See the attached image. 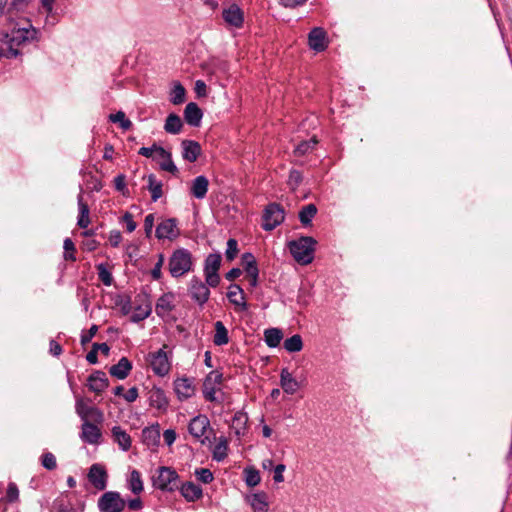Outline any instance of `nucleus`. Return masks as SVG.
Here are the masks:
<instances>
[{
	"label": "nucleus",
	"instance_id": "nucleus-1",
	"mask_svg": "<svg viewBox=\"0 0 512 512\" xmlns=\"http://www.w3.org/2000/svg\"><path fill=\"white\" fill-rule=\"evenodd\" d=\"M35 39L36 30L28 22L13 25L1 41L0 57L16 58L21 53L19 48L32 43Z\"/></svg>",
	"mask_w": 512,
	"mask_h": 512
},
{
	"label": "nucleus",
	"instance_id": "nucleus-2",
	"mask_svg": "<svg viewBox=\"0 0 512 512\" xmlns=\"http://www.w3.org/2000/svg\"><path fill=\"white\" fill-rule=\"evenodd\" d=\"M316 241L309 236L289 242V250L296 262L307 265L313 261Z\"/></svg>",
	"mask_w": 512,
	"mask_h": 512
},
{
	"label": "nucleus",
	"instance_id": "nucleus-3",
	"mask_svg": "<svg viewBox=\"0 0 512 512\" xmlns=\"http://www.w3.org/2000/svg\"><path fill=\"white\" fill-rule=\"evenodd\" d=\"M169 272L172 277H181L192 270L193 258L189 250L185 248L176 249L169 258Z\"/></svg>",
	"mask_w": 512,
	"mask_h": 512
},
{
	"label": "nucleus",
	"instance_id": "nucleus-4",
	"mask_svg": "<svg viewBox=\"0 0 512 512\" xmlns=\"http://www.w3.org/2000/svg\"><path fill=\"white\" fill-rule=\"evenodd\" d=\"M178 474L170 467H159L152 476L153 486L162 491H174L177 486Z\"/></svg>",
	"mask_w": 512,
	"mask_h": 512
},
{
	"label": "nucleus",
	"instance_id": "nucleus-5",
	"mask_svg": "<svg viewBox=\"0 0 512 512\" xmlns=\"http://www.w3.org/2000/svg\"><path fill=\"white\" fill-rule=\"evenodd\" d=\"M125 506V500L115 491L105 492L98 500V508L101 512H122Z\"/></svg>",
	"mask_w": 512,
	"mask_h": 512
},
{
	"label": "nucleus",
	"instance_id": "nucleus-6",
	"mask_svg": "<svg viewBox=\"0 0 512 512\" xmlns=\"http://www.w3.org/2000/svg\"><path fill=\"white\" fill-rule=\"evenodd\" d=\"M75 410L83 422H96L102 423L104 415L100 409L95 406L89 405L84 399L78 398L75 404Z\"/></svg>",
	"mask_w": 512,
	"mask_h": 512
},
{
	"label": "nucleus",
	"instance_id": "nucleus-7",
	"mask_svg": "<svg viewBox=\"0 0 512 512\" xmlns=\"http://www.w3.org/2000/svg\"><path fill=\"white\" fill-rule=\"evenodd\" d=\"M179 235L180 229L175 218L163 219L156 227L155 236L159 240L174 241Z\"/></svg>",
	"mask_w": 512,
	"mask_h": 512
},
{
	"label": "nucleus",
	"instance_id": "nucleus-8",
	"mask_svg": "<svg viewBox=\"0 0 512 512\" xmlns=\"http://www.w3.org/2000/svg\"><path fill=\"white\" fill-rule=\"evenodd\" d=\"M284 220V211L280 205L273 203L266 207L263 215L262 227L266 231L276 228Z\"/></svg>",
	"mask_w": 512,
	"mask_h": 512
},
{
	"label": "nucleus",
	"instance_id": "nucleus-9",
	"mask_svg": "<svg viewBox=\"0 0 512 512\" xmlns=\"http://www.w3.org/2000/svg\"><path fill=\"white\" fill-rule=\"evenodd\" d=\"M149 362L153 372L161 377L166 376L171 369L170 360L163 349L150 353Z\"/></svg>",
	"mask_w": 512,
	"mask_h": 512
},
{
	"label": "nucleus",
	"instance_id": "nucleus-10",
	"mask_svg": "<svg viewBox=\"0 0 512 512\" xmlns=\"http://www.w3.org/2000/svg\"><path fill=\"white\" fill-rule=\"evenodd\" d=\"M223 380V374L217 370L211 371L203 383V395L207 401H216V392Z\"/></svg>",
	"mask_w": 512,
	"mask_h": 512
},
{
	"label": "nucleus",
	"instance_id": "nucleus-11",
	"mask_svg": "<svg viewBox=\"0 0 512 512\" xmlns=\"http://www.w3.org/2000/svg\"><path fill=\"white\" fill-rule=\"evenodd\" d=\"M189 294L198 304L203 305L209 299L210 290L204 282L194 277L190 281Z\"/></svg>",
	"mask_w": 512,
	"mask_h": 512
},
{
	"label": "nucleus",
	"instance_id": "nucleus-12",
	"mask_svg": "<svg viewBox=\"0 0 512 512\" xmlns=\"http://www.w3.org/2000/svg\"><path fill=\"white\" fill-rule=\"evenodd\" d=\"M308 44L309 47L316 52L324 51L328 46L327 33L325 30L320 27L313 28L308 35Z\"/></svg>",
	"mask_w": 512,
	"mask_h": 512
},
{
	"label": "nucleus",
	"instance_id": "nucleus-13",
	"mask_svg": "<svg viewBox=\"0 0 512 512\" xmlns=\"http://www.w3.org/2000/svg\"><path fill=\"white\" fill-rule=\"evenodd\" d=\"M210 427V421L205 415H197L194 417L188 426L189 433L196 439L204 443L202 437L205 435L207 429Z\"/></svg>",
	"mask_w": 512,
	"mask_h": 512
},
{
	"label": "nucleus",
	"instance_id": "nucleus-14",
	"mask_svg": "<svg viewBox=\"0 0 512 512\" xmlns=\"http://www.w3.org/2000/svg\"><path fill=\"white\" fill-rule=\"evenodd\" d=\"M89 481L98 490H104L107 485V473L99 464H93L88 474Z\"/></svg>",
	"mask_w": 512,
	"mask_h": 512
},
{
	"label": "nucleus",
	"instance_id": "nucleus-15",
	"mask_svg": "<svg viewBox=\"0 0 512 512\" xmlns=\"http://www.w3.org/2000/svg\"><path fill=\"white\" fill-rule=\"evenodd\" d=\"M163 171L169 172L173 175L178 173V169L172 160L171 153L165 150L163 147L157 149L154 159Z\"/></svg>",
	"mask_w": 512,
	"mask_h": 512
},
{
	"label": "nucleus",
	"instance_id": "nucleus-16",
	"mask_svg": "<svg viewBox=\"0 0 512 512\" xmlns=\"http://www.w3.org/2000/svg\"><path fill=\"white\" fill-rule=\"evenodd\" d=\"M174 391L179 400H185L193 396L195 389L192 380L183 377L174 381Z\"/></svg>",
	"mask_w": 512,
	"mask_h": 512
},
{
	"label": "nucleus",
	"instance_id": "nucleus-17",
	"mask_svg": "<svg viewBox=\"0 0 512 512\" xmlns=\"http://www.w3.org/2000/svg\"><path fill=\"white\" fill-rule=\"evenodd\" d=\"M280 386L286 394L293 395L300 388V382L293 377L288 368H282L280 372Z\"/></svg>",
	"mask_w": 512,
	"mask_h": 512
},
{
	"label": "nucleus",
	"instance_id": "nucleus-18",
	"mask_svg": "<svg viewBox=\"0 0 512 512\" xmlns=\"http://www.w3.org/2000/svg\"><path fill=\"white\" fill-rule=\"evenodd\" d=\"M253 512H267L269 510L268 496L265 492H256L246 497Z\"/></svg>",
	"mask_w": 512,
	"mask_h": 512
},
{
	"label": "nucleus",
	"instance_id": "nucleus-19",
	"mask_svg": "<svg viewBox=\"0 0 512 512\" xmlns=\"http://www.w3.org/2000/svg\"><path fill=\"white\" fill-rule=\"evenodd\" d=\"M100 429L91 422H83L82 431H81V439L89 444H97L101 438Z\"/></svg>",
	"mask_w": 512,
	"mask_h": 512
},
{
	"label": "nucleus",
	"instance_id": "nucleus-20",
	"mask_svg": "<svg viewBox=\"0 0 512 512\" xmlns=\"http://www.w3.org/2000/svg\"><path fill=\"white\" fill-rule=\"evenodd\" d=\"M108 379L102 371H96L88 378V387L95 393H101L108 387Z\"/></svg>",
	"mask_w": 512,
	"mask_h": 512
},
{
	"label": "nucleus",
	"instance_id": "nucleus-21",
	"mask_svg": "<svg viewBox=\"0 0 512 512\" xmlns=\"http://www.w3.org/2000/svg\"><path fill=\"white\" fill-rule=\"evenodd\" d=\"M182 157L189 162H195L201 153V146L198 142L184 140L181 143Z\"/></svg>",
	"mask_w": 512,
	"mask_h": 512
},
{
	"label": "nucleus",
	"instance_id": "nucleus-22",
	"mask_svg": "<svg viewBox=\"0 0 512 512\" xmlns=\"http://www.w3.org/2000/svg\"><path fill=\"white\" fill-rule=\"evenodd\" d=\"M223 19L234 27H240L243 23V13L237 5H231L223 10Z\"/></svg>",
	"mask_w": 512,
	"mask_h": 512
},
{
	"label": "nucleus",
	"instance_id": "nucleus-23",
	"mask_svg": "<svg viewBox=\"0 0 512 512\" xmlns=\"http://www.w3.org/2000/svg\"><path fill=\"white\" fill-rule=\"evenodd\" d=\"M150 405L158 410H166L169 401L165 392L158 387H153L149 392Z\"/></svg>",
	"mask_w": 512,
	"mask_h": 512
},
{
	"label": "nucleus",
	"instance_id": "nucleus-24",
	"mask_svg": "<svg viewBox=\"0 0 512 512\" xmlns=\"http://www.w3.org/2000/svg\"><path fill=\"white\" fill-rule=\"evenodd\" d=\"M132 370V363L128 358L122 357L119 362L110 367L109 373L120 380L125 379Z\"/></svg>",
	"mask_w": 512,
	"mask_h": 512
},
{
	"label": "nucleus",
	"instance_id": "nucleus-25",
	"mask_svg": "<svg viewBox=\"0 0 512 512\" xmlns=\"http://www.w3.org/2000/svg\"><path fill=\"white\" fill-rule=\"evenodd\" d=\"M174 309V295L166 293L162 295L156 303V313L160 317L168 315Z\"/></svg>",
	"mask_w": 512,
	"mask_h": 512
},
{
	"label": "nucleus",
	"instance_id": "nucleus-26",
	"mask_svg": "<svg viewBox=\"0 0 512 512\" xmlns=\"http://www.w3.org/2000/svg\"><path fill=\"white\" fill-rule=\"evenodd\" d=\"M202 111L194 102L186 105L184 110L185 121L191 126H198L202 119Z\"/></svg>",
	"mask_w": 512,
	"mask_h": 512
},
{
	"label": "nucleus",
	"instance_id": "nucleus-27",
	"mask_svg": "<svg viewBox=\"0 0 512 512\" xmlns=\"http://www.w3.org/2000/svg\"><path fill=\"white\" fill-rule=\"evenodd\" d=\"M181 495L188 501L194 502L202 497V489L193 482H186L180 487Z\"/></svg>",
	"mask_w": 512,
	"mask_h": 512
},
{
	"label": "nucleus",
	"instance_id": "nucleus-28",
	"mask_svg": "<svg viewBox=\"0 0 512 512\" xmlns=\"http://www.w3.org/2000/svg\"><path fill=\"white\" fill-rule=\"evenodd\" d=\"M209 181L205 176H197L191 185V194L197 199H203L208 191Z\"/></svg>",
	"mask_w": 512,
	"mask_h": 512
},
{
	"label": "nucleus",
	"instance_id": "nucleus-29",
	"mask_svg": "<svg viewBox=\"0 0 512 512\" xmlns=\"http://www.w3.org/2000/svg\"><path fill=\"white\" fill-rule=\"evenodd\" d=\"M248 422V416L243 412H236L233 416L231 429L234 431L237 437H241L246 432V426Z\"/></svg>",
	"mask_w": 512,
	"mask_h": 512
},
{
	"label": "nucleus",
	"instance_id": "nucleus-30",
	"mask_svg": "<svg viewBox=\"0 0 512 512\" xmlns=\"http://www.w3.org/2000/svg\"><path fill=\"white\" fill-rule=\"evenodd\" d=\"M112 436L114 441L119 445L123 451H127L131 447L130 435L119 426L112 428Z\"/></svg>",
	"mask_w": 512,
	"mask_h": 512
},
{
	"label": "nucleus",
	"instance_id": "nucleus-31",
	"mask_svg": "<svg viewBox=\"0 0 512 512\" xmlns=\"http://www.w3.org/2000/svg\"><path fill=\"white\" fill-rule=\"evenodd\" d=\"M227 297L231 303L236 306H240L243 310L247 308L244 293L240 286L231 285L227 293Z\"/></svg>",
	"mask_w": 512,
	"mask_h": 512
},
{
	"label": "nucleus",
	"instance_id": "nucleus-32",
	"mask_svg": "<svg viewBox=\"0 0 512 512\" xmlns=\"http://www.w3.org/2000/svg\"><path fill=\"white\" fill-rule=\"evenodd\" d=\"M182 127H183V123H182L181 118L178 115H176L174 113H171L168 115V117L166 118L165 124H164V130L167 133L173 134V135L179 134L182 130Z\"/></svg>",
	"mask_w": 512,
	"mask_h": 512
},
{
	"label": "nucleus",
	"instance_id": "nucleus-33",
	"mask_svg": "<svg viewBox=\"0 0 512 512\" xmlns=\"http://www.w3.org/2000/svg\"><path fill=\"white\" fill-rule=\"evenodd\" d=\"M78 208H79V217H78V226L81 228H87L90 224V217H89V207L88 205L83 201L82 193L78 195Z\"/></svg>",
	"mask_w": 512,
	"mask_h": 512
},
{
	"label": "nucleus",
	"instance_id": "nucleus-34",
	"mask_svg": "<svg viewBox=\"0 0 512 512\" xmlns=\"http://www.w3.org/2000/svg\"><path fill=\"white\" fill-rule=\"evenodd\" d=\"M143 442L147 445H156L160 439L159 426L146 427L142 431Z\"/></svg>",
	"mask_w": 512,
	"mask_h": 512
},
{
	"label": "nucleus",
	"instance_id": "nucleus-35",
	"mask_svg": "<svg viewBox=\"0 0 512 512\" xmlns=\"http://www.w3.org/2000/svg\"><path fill=\"white\" fill-rule=\"evenodd\" d=\"M215 334L213 342L217 346L225 345L229 342L228 330L221 321H217L215 324Z\"/></svg>",
	"mask_w": 512,
	"mask_h": 512
},
{
	"label": "nucleus",
	"instance_id": "nucleus-36",
	"mask_svg": "<svg viewBox=\"0 0 512 512\" xmlns=\"http://www.w3.org/2000/svg\"><path fill=\"white\" fill-rule=\"evenodd\" d=\"M264 338L267 346L274 348L280 344L283 334L278 328H269L265 330Z\"/></svg>",
	"mask_w": 512,
	"mask_h": 512
},
{
	"label": "nucleus",
	"instance_id": "nucleus-37",
	"mask_svg": "<svg viewBox=\"0 0 512 512\" xmlns=\"http://www.w3.org/2000/svg\"><path fill=\"white\" fill-rule=\"evenodd\" d=\"M148 190L151 193L152 201L156 202L162 196V183L151 174L148 176Z\"/></svg>",
	"mask_w": 512,
	"mask_h": 512
},
{
	"label": "nucleus",
	"instance_id": "nucleus-38",
	"mask_svg": "<svg viewBox=\"0 0 512 512\" xmlns=\"http://www.w3.org/2000/svg\"><path fill=\"white\" fill-rule=\"evenodd\" d=\"M228 442L224 437L219 438L217 444L213 449V459L216 461H222L227 456Z\"/></svg>",
	"mask_w": 512,
	"mask_h": 512
},
{
	"label": "nucleus",
	"instance_id": "nucleus-39",
	"mask_svg": "<svg viewBox=\"0 0 512 512\" xmlns=\"http://www.w3.org/2000/svg\"><path fill=\"white\" fill-rule=\"evenodd\" d=\"M317 213V207L314 204L304 206L299 212V220L303 225H309Z\"/></svg>",
	"mask_w": 512,
	"mask_h": 512
},
{
	"label": "nucleus",
	"instance_id": "nucleus-40",
	"mask_svg": "<svg viewBox=\"0 0 512 512\" xmlns=\"http://www.w3.org/2000/svg\"><path fill=\"white\" fill-rule=\"evenodd\" d=\"M242 263L248 276H255V274L259 273L256 260L251 253H245L242 255Z\"/></svg>",
	"mask_w": 512,
	"mask_h": 512
},
{
	"label": "nucleus",
	"instance_id": "nucleus-41",
	"mask_svg": "<svg viewBox=\"0 0 512 512\" xmlns=\"http://www.w3.org/2000/svg\"><path fill=\"white\" fill-rule=\"evenodd\" d=\"M151 312H152V308H151L150 303L141 304L133 312V314L131 316V321L135 322V323L140 322V321L146 319L147 317H149Z\"/></svg>",
	"mask_w": 512,
	"mask_h": 512
},
{
	"label": "nucleus",
	"instance_id": "nucleus-42",
	"mask_svg": "<svg viewBox=\"0 0 512 512\" xmlns=\"http://www.w3.org/2000/svg\"><path fill=\"white\" fill-rule=\"evenodd\" d=\"M283 346L290 353L299 352L303 348L302 338L298 334L293 335L284 341Z\"/></svg>",
	"mask_w": 512,
	"mask_h": 512
},
{
	"label": "nucleus",
	"instance_id": "nucleus-43",
	"mask_svg": "<svg viewBox=\"0 0 512 512\" xmlns=\"http://www.w3.org/2000/svg\"><path fill=\"white\" fill-rule=\"evenodd\" d=\"M129 488L134 494H139L143 491L141 474L137 470H133L130 474Z\"/></svg>",
	"mask_w": 512,
	"mask_h": 512
},
{
	"label": "nucleus",
	"instance_id": "nucleus-44",
	"mask_svg": "<svg viewBox=\"0 0 512 512\" xmlns=\"http://www.w3.org/2000/svg\"><path fill=\"white\" fill-rule=\"evenodd\" d=\"M221 265L220 254H210L205 260L204 272H218Z\"/></svg>",
	"mask_w": 512,
	"mask_h": 512
},
{
	"label": "nucleus",
	"instance_id": "nucleus-45",
	"mask_svg": "<svg viewBox=\"0 0 512 512\" xmlns=\"http://www.w3.org/2000/svg\"><path fill=\"white\" fill-rule=\"evenodd\" d=\"M244 474H245V482L249 487H255L261 481L259 471L253 467L246 468L244 470Z\"/></svg>",
	"mask_w": 512,
	"mask_h": 512
},
{
	"label": "nucleus",
	"instance_id": "nucleus-46",
	"mask_svg": "<svg viewBox=\"0 0 512 512\" xmlns=\"http://www.w3.org/2000/svg\"><path fill=\"white\" fill-rule=\"evenodd\" d=\"M170 101L174 105L182 104L185 101V89L181 84L174 85L170 94Z\"/></svg>",
	"mask_w": 512,
	"mask_h": 512
},
{
	"label": "nucleus",
	"instance_id": "nucleus-47",
	"mask_svg": "<svg viewBox=\"0 0 512 512\" xmlns=\"http://www.w3.org/2000/svg\"><path fill=\"white\" fill-rule=\"evenodd\" d=\"M109 120L113 123H119L123 130H129L132 126V122L126 118L125 113L122 111H118L115 114H110Z\"/></svg>",
	"mask_w": 512,
	"mask_h": 512
},
{
	"label": "nucleus",
	"instance_id": "nucleus-48",
	"mask_svg": "<svg viewBox=\"0 0 512 512\" xmlns=\"http://www.w3.org/2000/svg\"><path fill=\"white\" fill-rule=\"evenodd\" d=\"M316 144L317 140L315 138H312L309 141H303L296 146L295 153L298 156L305 155L309 151L313 150Z\"/></svg>",
	"mask_w": 512,
	"mask_h": 512
},
{
	"label": "nucleus",
	"instance_id": "nucleus-49",
	"mask_svg": "<svg viewBox=\"0 0 512 512\" xmlns=\"http://www.w3.org/2000/svg\"><path fill=\"white\" fill-rule=\"evenodd\" d=\"M98 277L102 281V283L106 286H110L112 284V275L106 268L104 264H99L97 266Z\"/></svg>",
	"mask_w": 512,
	"mask_h": 512
},
{
	"label": "nucleus",
	"instance_id": "nucleus-50",
	"mask_svg": "<svg viewBox=\"0 0 512 512\" xmlns=\"http://www.w3.org/2000/svg\"><path fill=\"white\" fill-rule=\"evenodd\" d=\"M238 254V243L235 239H229L227 241V249L225 251V256L227 260L232 261Z\"/></svg>",
	"mask_w": 512,
	"mask_h": 512
},
{
	"label": "nucleus",
	"instance_id": "nucleus-51",
	"mask_svg": "<svg viewBox=\"0 0 512 512\" xmlns=\"http://www.w3.org/2000/svg\"><path fill=\"white\" fill-rule=\"evenodd\" d=\"M42 466L47 470H54L57 466L56 457L51 452L42 455Z\"/></svg>",
	"mask_w": 512,
	"mask_h": 512
},
{
	"label": "nucleus",
	"instance_id": "nucleus-52",
	"mask_svg": "<svg viewBox=\"0 0 512 512\" xmlns=\"http://www.w3.org/2000/svg\"><path fill=\"white\" fill-rule=\"evenodd\" d=\"M63 247H64L65 260L74 261L75 260V256H74L75 245L70 238H66L64 240Z\"/></svg>",
	"mask_w": 512,
	"mask_h": 512
},
{
	"label": "nucleus",
	"instance_id": "nucleus-53",
	"mask_svg": "<svg viewBox=\"0 0 512 512\" xmlns=\"http://www.w3.org/2000/svg\"><path fill=\"white\" fill-rule=\"evenodd\" d=\"M195 475L199 481L205 484L210 483L213 480V474L207 468L196 469Z\"/></svg>",
	"mask_w": 512,
	"mask_h": 512
},
{
	"label": "nucleus",
	"instance_id": "nucleus-54",
	"mask_svg": "<svg viewBox=\"0 0 512 512\" xmlns=\"http://www.w3.org/2000/svg\"><path fill=\"white\" fill-rule=\"evenodd\" d=\"M120 222L126 225V230L129 233L133 232L137 227L136 222L133 220V215L129 212L124 213Z\"/></svg>",
	"mask_w": 512,
	"mask_h": 512
},
{
	"label": "nucleus",
	"instance_id": "nucleus-55",
	"mask_svg": "<svg viewBox=\"0 0 512 512\" xmlns=\"http://www.w3.org/2000/svg\"><path fill=\"white\" fill-rule=\"evenodd\" d=\"M155 215L150 213L145 216L144 219V230L146 237L150 238L154 227Z\"/></svg>",
	"mask_w": 512,
	"mask_h": 512
},
{
	"label": "nucleus",
	"instance_id": "nucleus-56",
	"mask_svg": "<svg viewBox=\"0 0 512 512\" xmlns=\"http://www.w3.org/2000/svg\"><path fill=\"white\" fill-rule=\"evenodd\" d=\"M206 285L210 287H217L220 283V276L218 272H204Z\"/></svg>",
	"mask_w": 512,
	"mask_h": 512
},
{
	"label": "nucleus",
	"instance_id": "nucleus-57",
	"mask_svg": "<svg viewBox=\"0 0 512 512\" xmlns=\"http://www.w3.org/2000/svg\"><path fill=\"white\" fill-rule=\"evenodd\" d=\"M19 497V490L15 483H9L7 492H6V499L9 502H14Z\"/></svg>",
	"mask_w": 512,
	"mask_h": 512
},
{
	"label": "nucleus",
	"instance_id": "nucleus-58",
	"mask_svg": "<svg viewBox=\"0 0 512 512\" xmlns=\"http://www.w3.org/2000/svg\"><path fill=\"white\" fill-rule=\"evenodd\" d=\"M302 181V176H301V173L297 170H292L289 174V178H288V184L290 185V187L292 189H295L296 187H298V185L301 183Z\"/></svg>",
	"mask_w": 512,
	"mask_h": 512
},
{
	"label": "nucleus",
	"instance_id": "nucleus-59",
	"mask_svg": "<svg viewBox=\"0 0 512 512\" xmlns=\"http://www.w3.org/2000/svg\"><path fill=\"white\" fill-rule=\"evenodd\" d=\"M163 263H164V256H163V254H159L158 261L151 271V276L153 277V279L158 280L161 278V275H162L161 269H162Z\"/></svg>",
	"mask_w": 512,
	"mask_h": 512
},
{
	"label": "nucleus",
	"instance_id": "nucleus-60",
	"mask_svg": "<svg viewBox=\"0 0 512 512\" xmlns=\"http://www.w3.org/2000/svg\"><path fill=\"white\" fill-rule=\"evenodd\" d=\"M162 148L156 144H153L151 147H142L139 149L138 153L144 157L154 159L155 154H157V149Z\"/></svg>",
	"mask_w": 512,
	"mask_h": 512
},
{
	"label": "nucleus",
	"instance_id": "nucleus-61",
	"mask_svg": "<svg viewBox=\"0 0 512 512\" xmlns=\"http://www.w3.org/2000/svg\"><path fill=\"white\" fill-rule=\"evenodd\" d=\"M97 331H98V326L92 325L90 327V329L88 330V332L81 336V344L86 345L87 343H89L91 341V339L96 335Z\"/></svg>",
	"mask_w": 512,
	"mask_h": 512
},
{
	"label": "nucleus",
	"instance_id": "nucleus-62",
	"mask_svg": "<svg viewBox=\"0 0 512 512\" xmlns=\"http://www.w3.org/2000/svg\"><path fill=\"white\" fill-rule=\"evenodd\" d=\"M108 240H109V243H110L111 246H113V247L119 246V244L122 241V235H121L120 231L112 230L109 233Z\"/></svg>",
	"mask_w": 512,
	"mask_h": 512
},
{
	"label": "nucleus",
	"instance_id": "nucleus-63",
	"mask_svg": "<svg viewBox=\"0 0 512 512\" xmlns=\"http://www.w3.org/2000/svg\"><path fill=\"white\" fill-rule=\"evenodd\" d=\"M114 185L115 189L119 192H121L123 195H125L126 192V182H125V176L120 174L114 179Z\"/></svg>",
	"mask_w": 512,
	"mask_h": 512
},
{
	"label": "nucleus",
	"instance_id": "nucleus-64",
	"mask_svg": "<svg viewBox=\"0 0 512 512\" xmlns=\"http://www.w3.org/2000/svg\"><path fill=\"white\" fill-rule=\"evenodd\" d=\"M54 510L55 512H75V510L72 507H70L69 504L63 501H60L57 504H55Z\"/></svg>",
	"mask_w": 512,
	"mask_h": 512
}]
</instances>
